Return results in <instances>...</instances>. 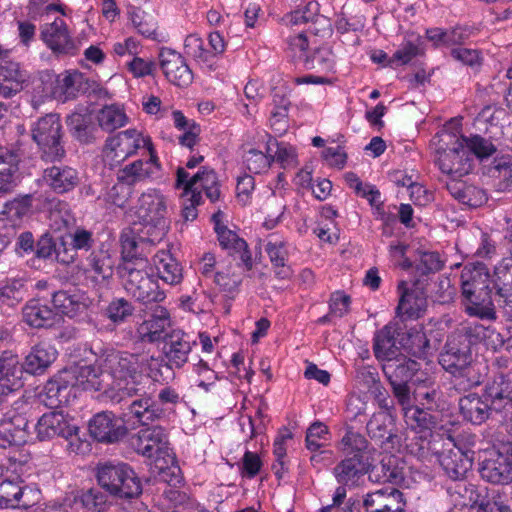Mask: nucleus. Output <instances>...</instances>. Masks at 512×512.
Returning a JSON list of instances; mask_svg holds the SVG:
<instances>
[{
  "instance_id": "052dcab7",
  "label": "nucleus",
  "mask_w": 512,
  "mask_h": 512,
  "mask_svg": "<svg viewBox=\"0 0 512 512\" xmlns=\"http://www.w3.org/2000/svg\"><path fill=\"white\" fill-rule=\"evenodd\" d=\"M272 152V144L267 145V154L256 149L248 150L243 156L247 169L254 174L266 171L271 165Z\"/></svg>"
},
{
  "instance_id": "4468645a",
  "label": "nucleus",
  "mask_w": 512,
  "mask_h": 512,
  "mask_svg": "<svg viewBox=\"0 0 512 512\" xmlns=\"http://www.w3.org/2000/svg\"><path fill=\"white\" fill-rule=\"evenodd\" d=\"M131 444L137 453L156 460L168 454V438L160 426L141 429L132 437Z\"/></svg>"
},
{
  "instance_id": "5fc2aeb1",
  "label": "nucleus",
  "mask_w": 512,
  "mask_h": 512,
  "mask_svg": "<svg viewBox=\"0 0 512 512\" xmlns=\"http://www.w3.org/2000/svg\"><path fill=\"white\" fill-rule=\"evenodd\" d=\"M97 119L100 128L106 132H113L124 126L127 121L125 113L114 105L103 107L99 111Z\"/></svg>"
},
{
  "instance_id": "a18cd8bd",
  "label": "nucleus",
  "mask_w": 512,
  "mask_h": 512,
  "mask_svg": "<svg viewBox=\"0 0 512 512\" xmlns=\"http://www.w3.org/2000/svg\"><path fill=\"white\" fill-rule=\"evenodd\" d=\"M67 125L72 136L82 143H91L97 137L98 128L90 115L73 113L68 117Z\"/></svg>"
},
{
  "instance_id": "f704fd0d",
  "label": "nucleus",
  "mask_w": 512,
  "mask_h": 512,
  "mask_svg": "<svg viewBox=\"0 0 512 512\" xmlns=\"http://www.w3.org/2000/svg\"><path fill=\"white\" fill-rule=\"evenodd\" d=\"M448 453L439 462L445 473L452 480L463 479L472 467V460L453 442H447Z\"/></svg>"
},
{
  "instance_id": "774afa93",
  "label": "nucleus",
  "mask_w": 512,
  "mask_h": 512,
  "mask_svg": "<svg viewBox=\"0 0 512 512\" xmlns=\"http://www.w3.org/2000/svg\"><path fill=\"white\" fill-rule=\"evenodd\" d=\"M32 207V196L27 194L14 198L4 204L2 213L10 219H20L26 215Z\"/></svg>"
},
{
  "instance_id": "6e6552de",
  "label": "nucleus",
  "mask_w": 512,
  "mask_h": 512,
  "mask_svg": "<svg viewBox=\"0 0 512 512\" xmlns=\"http://www.w3.org/2000/svg\"><path fill=\"white\" fill-rule=\"evenodd\" d=\"M19 358L11 351L0 353V410L20 396L23 387Z\"/></svg>"
},
{
  "instance_id": "69168bd1",
  "label": "nucleus",
  "mask_w": 512,
  "mask_h": 512,
  "mask_svg": "<svg viewBox=\"0 0 512 512\" xmlns=\"http://www.w3.org/2000/svg\"><path fill=\"white\" fill-rule=\"evenodd\" d=\"M446 189L448 192L457 199L459 202L469 205V206H477V202L473 201L472 195L477 193H481L473 186H467L464 182L457 180L456 178H452L446 182Z\"/></svg>"
},
{
  "instance_id": "4c0bfd02",
  "label": "nucleus",
  "mask_w": 512,
  "mask_h": 512,
  "mask_svg": "<svg viewBox=\"0 0 512 512\" xmlns=\"http://www.w3.org/2000/svg\"><path fill=\"white\" fill-rule=\"evenodd\" d=\"M19 155L0 148V195L11 193L17 186Z\"/></svg>"
},
{
  "instance_id": "ea45409f",
  "label": "nucleus",
  "mask_w": 512,
  "mask_h": 512,
  "mask_svg": "<svg viewBox=\"0 0 512 512\" xmlns=\"http://www.w3.org/2000/svg\"><path fill=\"white\" fill-rule=\"evenodd\" d=\"M27 425L28 421L22 415L7 416L0 425V447L6 448L24 443Z\"/></svg>"
},
{
  "instance_id": "09e8293b",
  "label": "nucleus",
  "mask_w": 512,
  "mask_h": 512,
  "mask_svg": "<svg viewBox=\"0 0 512 512\" xmlns=\"http://www.w3.org/2000/svg\"><path fill=\"white\" fill-rule=\"evenodd\" d=\"M159 277L168 284H178L182 279V269L170 252L161 251L156 255Z\"/></svg>"
},
{
  "instance_id": "bb28decb",
  "label": "nucleus",
  "mask_w": 512,
  "mask_h": 512,
  "mask_svg": "<svg viewBox=\"0 0 512 512\" xmlns=\"http://www.w3.org/2000/svg\"><path fill=\"white\" fill-rule=\"evenodd\" d=\"M402 325L393 323L386 325L379 330L374 337L373 351L375 357L382 360L383 363L389 359H394L402 355L398 353L399 339L401 335Z\"/></svg>"
},
{
  "instance_id": "7ed1b4c3",
  "label": "nucleus",
  "mask_w": 512,
  "mask_h": 512,
  "mask_svg": "<svg viewBox=\"0 0 512 512\" xmlns=\"http://www.w3.org/2000/svg\"><path fill=\"white\" fill-rule=\"evenodd\" d=\"M117 274L126 293L142 305L162 302L165 293L160 289L149 261L136 264H119Z\"/></svg>"
},
{
  "instance_id": "bf43d9fd",
  "label": "nucleus",
  "mask_w": 512,
  "mask_h": 512,
  "mask_svg": "<svg viewBox=\"0 0 512 512\" xmlns=\"http://www.w3.org/2000/svg\"><path fill=\"white\" fill-rule=\"evenodd\" d=\"M441 397L439 385L434 381L427 380L424 385L414 391V401H418L426 410H433L438 407L437 402Z\"/></svg>"
},
{
  "instance_id": "e433bc0d",
  "label": "nucleus",
  "mask_w": 512,
  "mask_h": 512,
  "mask_svg": "<svg viewBox=\"0 0 512 512\" xmlns=\"http://www.w3.org/2000/svg\"><path fill=\"white\" fill-rule=\"evenodd\" d=\"M23 321L33 328L52 327L58 321V314L49 306L37 300H30L22 309Z\"/></svg>"
},
{
  "instance_id": "37998d69",
  "label": "nucleus",
  "mask_w": 512,
  "mask_h": 512,
  "mask_svg": "<svg viewBox=\"0 0 512 512\" xmlns=\"http://www.w3.org/2000/svg\"><path fill=\"white\" fill-rule=\"evenodd\" d=\"M399 345L417 357L425 355L430 348V342L426 334L418 326L409 329L402 326Z\"/></svg>"
},
{
  "instance_id": "7c9ffc66",
  "label": "nucleus",
  "mask_w": 512,
  "mask_h": 512,
  "mask_svg": "<svg viewBox=\"0 0 512 512\" xmlns=\"http://www.w3.org/2000/svg\"><path fill=\"white\" fill-rule=\"evenodd\" d=\"M65 373L71 376V386L80 387L83 390L99 391L105 388L104 369L93 365L74 366L64 369Z\"/></svg>"
},
{
  "instance_id": "412c9836",
  "label": "nucleus",
  "mask_w": 512,
  "mask_h": 512,
  "mask_svg": "<svg viewBox=\"0 0 512 512\" xmlns=\"http://www.w3.org/2000/svg\"><path fill=\"white\" fill-rule=\"evenodd\" d=\"M486 400L499 412L512 409V372H499L488 380L483 389Z\"/></svg>"
},
{
  "instance_id": "680f3d73",
  "label": "nucleus",
  "mask_w": 512,
  "mask_h": 512,
  "mask_svg": "<svg viewBox=\"0 0 512 512\" xmlns=\"http://www.w3.org/2000/svg\"><path fill=\"white\" fill-rule=\"evenodd\" d=\"M333 55L328 48L318 47L304 58V66L309 70H331L333 67Z\"/></svg>"
},
{
  "instance_id": "9d476101",
  "label": "nucleus",
  "mask_w": 512,
  "mask_h": 512,
  "mask_svg": "<svg viewBox=\"0 0 512 512\" xmlns=\"http://www.w3.org/2000/svg\"><path fill=\"white\" fill-rule=\"evenodd\" d=\"M146 144V139L135 129H128L109 137L103 149V160L111 168L125 161Z\"/></svg>"
},
{
  "instance_id": "ddd939ff",
  "label": "nucleus",
  "mask_w": 512,
  "mask_h": 512,
  "mask_svg": "<svg viewBox=\"0 0 512 512\" xmlns=\"http://www.w3.org/2000/svg\"><path fill=\"white\" fill-rule=\"evenodd\" d=\"M22 483L11 480L0 482V509H28L40 501V491Z\"/></svg>"
},
{
  "instance_id": "2f4dec72",
  "label": "nucleus",
  "mask_w": 512,
  "mask_h": 512,
  "mask_svg": "<svg viewBox=\"0 0 512 512\" xmlns=\"http://www.w3.org/2000/svg\"><path fill=\"white\" fill-rule=\"evenodd\" d=\"M219 229L216 233L220 246L228 251L233 260H239L247 271L251 270L253 260L246 241L227 227Z\"/></svg>"
},
{
  "instance_id": "cd10ccee",
  "label": "nucleus",
  "mask_w": 512,
  "mask_h": 512,
  "mask_svg": "<svg viewBox=\"0 0 512 512\" xmlns=\"http://www.w3.org/2000/svg\"><path fill=\"white\" fill-rule=\"evenodd\" d=\"M43 181L55 193L73 190L79 183L78 172L66 165H52L43 171Z\"/></svg>"
},
{
  "instance_id": "de8ad7c7",
  "label": "nucleus",
  "mask_w": 512,
  "mask_h": 512,
  "mask_svg": "<svg viewBox=\"0 0 512 512\" xmlns=\"http://www.w3.org/2000/svg\"><path fill=\"white\" fill-rule=\"evenodd\" d=\"M54 307L62 314L73 318L85 309L82 296L65 290L57 291L52 296Z\"/></svg>"
},
{
  "instance_id": "a211bd4d",
  "label": "nucleus",
  "mask_w": 512,
  "mask_h": 512,
  "mask_svg": "<svg viewBox=\"0 0 512 512\" xmlns=\"http://www.w3.org/2000/svg\"><path fill=\"white\" fill-rule=\"evenodd\" d=\"M89 433L98 442L115 443L127 434V428L112 412L103 411L89 421Z\"/></svg>"
},
{
  "instance_id": "0e129e2a",
  "label": "nucleus",
  "mask_w": 512,
  "mask_h": 512,
  "mask_svg": "<svg viewBox=\"0 0 512 512\" xmlns=\"http://www.w3.org/2000/svg\"><path fill=\"white\" fill-rule=\"evenodd\" d=\"M268 144L275 146L276 150L270 153L271 163L276 161L283 168L294 167L297 165V155L295 149L283 142H278L276 139H270Z\"/></svg>"
},
{
  "instance_id": "49530a36",
  "label": "nucleus",
  "mask_w": 512,
  "mask_h": 512,
  "mask_svg": "<svg viewBox=\"0 0 512 512\" xmlns=\"http://www.w3.org/2000/svg\"><path fill=\"white\" fill-rule=\"evenodd\" d=\"M241 265L243 264L239 261L235 267L230 264L224 270L213 274L214 283L231 299L235 298L239 293L240 285L243 281L242 274L237 273L235 270V268H239Z\"/></svg>"
},
{
  "instance_id": "338daca9",
  "label": "nucleus",
  "mask_w": 512,
  "mask_h": 512,
  "mask_svg": "<svg viewBox=\"0 0 512 512\" xmlns=\"http://www.w3.org/2000/svg\"><path fill=\"white\" fill-rule=\"evenodd\" d=\"M465 146L469 149V155H475L477 158L483 159L490 157L496 152L495 145L480 135L466 137Z\"/></svg>"
},
{
  "instance_id": "79ce46f5",
  "label": "nucleus",
  "mask_w": 512,
  "mask_h": 512,
  "mask_svg": "<svg viewBox=\"0 0 512 512\" xmlns=\"http://www.w3.org/2000/svg\"><path fill=\"white\" fill-rule=\"evenodd\" d=\"M28 295L27 279L24 277L6 278L0 284V302L9 307L21 303Z\"/></svg>"
},
{
  "instance_id": "b1692460",
  "label": "nucleus",
  "mask_w": 512,
  "mask_h": 512,
  "mask_svg": "<svg viewBox=\"0 0 512 512\" xmlns=\"http://www.w3.org/2000/svg\"><path fill=\"white\" fill-rule=\"evenodd\" d=\"M54 86L46 94L65 102L76 98L80 93H85L88 88V81L78 71H65L56 76Z\"/></svg>"
},
{
  "instance_id": "c03bdc74",
  "label": "nucleus",
  "mask_w": 512,
  "mask_h": 512,
  "mask_svg": "<svg viewBox=\"0 0 512 512\" xmlns=\"http://www.w3.org/2000/svg\"><path fill=\"white\" fill-rule=\"evenodd\" d=\"M200 183L202 190L205 192L206 197L212 202L220 200V182L218 180L216 172L208 167L197 172L189 183L186 184V191L191 190L194 186Z\"/></svg>"
},
{
  "instance_id": "6e6d98bb",
  "label": "nucleus",
  "mask_w": 512,
  "mask_h": 512,
  "mask_svg": "<svg viewBox=\"0 0 512 512\" xmlns=\"http://www.w3.org/2000/svg\"><path fill=\"white\" fill-rule=\"evenodd\" d=\"M74 500H79L82 507L90 512H107L109 508L108 496L97 488H90L75 496Z\"/></svg>"
},
{
  "instance_id": "c85d7f7f",
  "label": "nucleus",
  "mask_w": 512,
  "mask_h": 512,
  "mask_svg": "<svg viewBox=\"0 0 512 512\" xmlns=\"http://www.w3.org/2000/svg\"><path fill=\"white\" fill-rule=\"evenodd\" d=\"M71 431L72 425L62 411L45 413L36 424L37 438L40 441L71 435Z\"/></svg>"
},
{
  "instance_id": "c756f323",
  "label": "nucleus",
  "mask_w": 512,
  "mask_h": 512,
  "mask_svg": "<svg viewBox=\"0 0 512 512\" xmlns=\"http://www.w3.org/2000/svg\"><path fill=\"white\" fill-rule=\"evenodd\" d=\"M370 468V459L344 457L333 468V475L339 484L357 486L359 479L369 474Z\"/></svg>"
},
{
  "instance_id": "4d7b16f0",
  "label": "nucleus",
  "mask_w": 512,
  "mask_h": 512,
  "mask_svg": "<svg viewBox=\"0 0 512 512\" xmlns=\"http://www.w3.org/2000/svg\"><path fill=\"white\" fill-rule=\"evenodd\" d=\"M443 267V261L437 252L417 251L415 259V273L418 277L427 276L431 273L440 271Z\"/></svg>"
},
{
  "instance_id": "aec40b11",
  "label": "nucleus",
  "mask_w": 512,
  "mask_h": 512,
  "mask_svg": "<svg viewBox=\"0 0 512 512\" xmlns=\"http://www.w3.org/2000/svg\"><path fill=\"white\" fill-rule=\"evenodd\" d=\"M488 374L489 365L485 359H472L451 374L452 384L459 392H467L483 384Z\"/></svg>"
},
{
  "instance_id": "473e14b6",
  "label": "nucleus",
  "mask_w": 512,
  "mask_h": 512,
  "mask_svg": "<svg viewBox=\"0 0 512 512\" xmlns=\"http://www.w3.org/2000/svg\"><path fill=\"white\" fill-rule=\"evenodd\" d=\"M70 379L69 373L62 370L46 383L42 401L47 407L57 408L68 402L72 388Z\"/></svg>"
},
{
  "instance_id": "f257e3e1",
  "label": "nucleus",
  "mask_w": 512,
  "mask_h": 512,
  "mask_svg": "<svg viewBox=\"0 0 512 512\" xmlns=\"http://www.w3.org/2000/svg\"><path fill=\"white\" fill-rule=\"evenodd\" d=\"M96 363L104 369L106 377L117 382L116 387L105 390L106 397L114 404H121L133 397H140L128 403V413L143 426L160 419L164 410L136 382L141 377L139 356L133 353L118 351L113 348L103 349L97 356Z\"/></svg>"
},
{
  "instance_id": "c9c22d12",
  "label": "nucleus",
  "mask_w": 512,
  "mask_h": 512,
  "mask_svg": "<svg viewBox=\"0 0 512 512\" xmlns=\"http://www.w3.org/2000/svg\"><path fill=\"white\" fill-rule=\"evenodd\" d=\"M338 449L344 457L370 460L372 458V448L368 440L351 427L346 428L345 434L338 443Z\"/></svg>"
},
{
  "instance_id": "72a5a7b5",
  "label": "nucleus",
  "mask_w": 512,
  "mask_h": 512,
  "mask_svg": "<svg viewBox=\"0 0 512 512\" xmlns=\"http://www.w3.org/2000/svg\"><path fill=\"white\" fill-rule=\"evenodd\" d=\"M383 373L389 384L410 383L419 370V364L400 355L397 358L389 359L382 364Z\"/></svg>"
},
{
  "instance_id": "1a4fd4ad",
  "label": "nucleus",
  "mask_w": 512,
  "mask_h": 512,
  "mask_svg": "<svg viewBox=\"0 0 512 512\" xmlns=\"http://www.w3.org/2000/svg\"><path fill=\"white\" fill-rule=\"evenodd\" d=\"M40 38L56 57H74L80 52V41L71 36L67 24L61 18L45 24Z\"/></svg>"
},
{
  "instance_id": "8fccbe9b",
  "label": "nucleus",
  "mask_w": 512,
  "mask_h": 512,
  "mask_svg": "<svg viewBox=\"0 0 512 512\" xmlns=\"http://www.w3.org/2000/svg\"><path fill=\"white\" fill-rule=\"evenodd\" d=\"M88 263L94 273L102 280L109 281L113 277L115 259L108 250L93 251L88 258Z\"/></svg>"
},
{
  "instance_id": "603ef678",
  "label": "nucleus",
  "mask_w": 512,
  "mask_h": 512,
  "mask_svg": "<svg viewBox=\"0 0 512 512\" xmlns=\"http://www.w3.org/2000/svg\"><path fill=\"white\" fill-rule=\"evenodd\" d=\"M266 252L275 268V274L280 279H286L291 275L290 268L286 265L287 251L282 242L266 245Z\"/></svg>"
},
{
  "instance_id": "3c124183",
  "label": "nucleus",
  "mask_w": 512,
  "mask_h": 512,
  "mask_svg": "<svg viewBox=\"0 0 512 512\" xmlns=\"http://www.w3.org/2000/svg\"><path fill=\"white\" fill-rule=\"evenodd\" d=\"M152 178V170L149 166L145 167L143 160H136L117 172V180L128 184L130 187L136 183Z\"/></svg>"
},
{
  "instance_id": "e2e57ef3",
  "label": "nucleus",
  "mask_w": 512,
  "mask_h": 512,
  "mask_svg": "<svg viewBox=\"0 0 512 512\" xmlns=\"http://www.w3.org/2000/svg\"><path fill=\"white\" fill-rule=\"evenodd\" d=\"M404 417L413 427L420 428L422 432H431V428L435 425V419L428 410L414 404L404 411Z\"/></svg>"
},
{
  "instance_id": "393cba45",
  "label": "nucleus",
  "mask_w": 512,
  "mask_h": 512,
  "mask_svg": "<svg viewBox=\"0 0 512 512\" xmlns=\"http://www.w3.org/2000/svg\"><path fill=\"white\" fill-rule=\"evenodd\" d=\"M471 360L472 352L469 343H465L462 336L454 333L449 336L439 359L442 367L452 374Z\"/></svg>"
},
{
  "instance_id": "f03ea898",
  "label": "nucleus",
  "mask_w": 512,
  "mask_h": 512,
  "mask_svg": "<svg viewBox=\"0 0 512 512\" xmlns=\"http://www.w3.org/2000/svg\"><path fill=\"white\" fill-rule=\"evenodd\" d=\"M460 278L465 312L480 319L495 320L494 292L488 268L482 263L465 265Z\"/></svg>"
},
{
  "instance_id": "0eeeda50",
  "label": "nucleus",
  "mask_w": 512,
  "mask_h": 512,
  "mask_svg": "<svg viewBox=\"0 0 512 512\" xmlns=\"http://www.w3.org/2000/svg\"><path fill=\"white\" fill-rule=\"evenodd\" d=\"M449 141L446 146L440 145L437 148V163L443 173L454 177H462L472 169L473 158L469 155V149L465 146L466 137L457 138L447 134Z\"/></svg>"
},
{
  "instance_id": "a19ab883",
  "label": "nucleus",
  "mask_w": 512,
  "mask_h": 512,
  "mask_svg": "<svg viewBox=\"0 0 512 512\" xmlns=\"http://www.w3.org/2000/svg\"><path fill=\"white\" fill-rule=\"evenodd\" d=\"M55 360V352L43 345H36L26 356L25 362L20 363L21 379L24 371L29 374L42 373Z\"/></svg>"
},
{
  "instance_id": "9b49d317",
  "label": "nucleus",
  "mask_w": 512,
  "mask_h": 512,
  "mask_svg": "<svg viewBox=\"0 0 512 512\" xmlns=\"http://www.w3.org/2000/svg\"><path fill=\"white\" fill-rule=\"evenodd\" d=\"M162 239L161 236L146 230L140 234L134 228L125 229L120 237L121 242V264H136L140 260L148 261V255L156 242Z\"/></svg>"
},
{
  "instance_id": "4be33fe9",
  "label": "nucleus",
  "mask_w": 512,
  "mask_h": 512,
  "mask_svg": "<svg viewBox=\"0 0 512 512\" xmlns=\"http://www.w3.org/2000/svg\"><path fill=\"white\" fill-rule=\"evenodd\" d=\"M459 410L463 419L475 425H481L491 419L494 414L500 413L486 400L484 391L481 395L470 393L459 399Z\"/></svg>"
},
{
  "instance_id": "dca6fc26",
  "label": "nucleus",
  "mask_w": 512,
  "mask_h": 512,
  "mask_svg": "<svg viewBox=\"0 0 512 512\" xmlns=\"http://www.w3.org/2000/svg\"><path fill=\"white\" fill-rule=\"evenodd\" d=\"M481 477L492 484H508L512 481V443L506 453L491 452L479 469Z\"/></svg>"
},
{
  "instance_id": "39448f33",
  "label": "nucleus",
  "mask_w": 512,
  "mask_h": 512,
  "mask_svg": "<svg viewBox=\"0 0 512 512\" xmlns=\"http://www.w3.org/2000/svg\"><path fill=\"white\" fill-rule=\"evenodd\" d=\"M32 139L37 143L45 161H60L65 156L62 142V124L56 113L40 117L31 128Z\"/></svg>"
},
{
  "instance_id": "864d4df0",
  "label": "nucleus",
  "mask_w": 512,
  "mask_h": 512,
  "mask_svg": "<svg viewBox=\"0 0 512 512\" xmlns=\"http://www.w3.org/2000/svg\"><path fill=\"white\" fill-rule=\"evenodd\" d=\"M134 306L131 301L120 297L113 299L105 308L104 315L114 324L124 323L134 313Z\"/></svg>"
},
{
  "instance_id": "58836bf2",
  "label": "nucleus",
  "mask_w": 512,
  "mask_h": 512,
  "mask_svg": "<svg viewBox=\"0 0 512 512\" xmlns=\"http://www.w3.org/2000/svg\"><path fill=\"white\" fill-rule=\"evenodd\" d=\"M405 475L399 459L393 455L384 457L378 465L373 466L369 471V479L373 482H389L401 484Z\"/></svg>"
},
{
  "instance_id": "f3484780",
  "label": "nucleus",
  "mask_w": 512,
  "mask_h": 512,
  "mask_svg": "<svg viewBox=\"0 0 512 512\" xmlns=\"http://www.w3.org/2000/svg\"><path fill=\"white\" fill-rule=\"evenodd\" d=\"M398 291L401 297L397 306V313L408 318L420 317L427 306V295L423 281L417 278L411 288L407 287L405 281H401L398 284Z\"/></svg>"
},
{
  "instance_id": "13d9d810",
  "label": "nucleus",
  "mask_w": 512,
  "mask_h": 512,
  "mask_svg": "<svg viewBox=\"0 0 512 512\" xmlns=\"http://www.w3.org/2000/svg\"><path fill=\"white\" fill-rule=\"evenodd\" d=\"M184 51L188 56L212 68L213 54L211 50L204 48V42L198 35L190 34L185 38Z\"/></svg>"
},
{
  "instance_id": "5701e85b",
  "label": "nucleus",
  "mask_w": 512,
  "mask_h": 512,
  "mask_svg": "<svg viewBox=\"0 0 512 512\" xmlns=\"http://www.w3.org/2000/svg\"><path fill=\"white\" fill-rule=\"evenodd\" d=\"M28 80V73L18 62L2 57L0 61V96L11 98L19 93Z\"/></svg>"
},
{
  "instance_id": "a878e982",
  "label": "nucleus",
  "mask_w": 512,
  "mask_h": 512,
  "mask_svg": "<svg viewBox=\"0 0 512 512\" xmlns=\"http://www.w3.org/2000/svg\"><path fill=\"white\" fill-rule=\"evenodd\" d=\"M494 300L512 312V260L504 259L494 269L492 277Z\"/></svg>"
},
{
  "instance_id": "6ab92c4d",
  "label": "nucleus",
  "mask_w": 512,
  "mask_h": 512,
  "mask_svg": "<svg viewBox=\"0 0 512 512\" xmlns=\"http://www.w3.org/2000/svg\"><path fill=\"white\" fill-rule=\"evenodd\" d=\"M170 326V315L167 309L157 307L148 319L137 326V337L143 343L164 342L171 333Z\"/></svg>"
},
{
  "instance_id": "423d86ee",
  "label": "nucleus",
  "mask_w": 512,
  "mask_h": 512,
  "mask_svg": "<svg viewBox=\"0 0 512 512\" xmlns=\"http://www.w3.org/2000/svg\"><path fill=\"white\" fill-rule=\"evenodd\" d=\"M194 344L195 342H191L183 331H171L162 347V353L167 362L163 363V360L151 357L149 361L150 376L158 381V376L162 375L161 368L166 371L172 368H182L188 362Z\"/></svg>"
},
{
  "instance_id": "f8f14e48",
  "label": "nucleus",
  "mask_w": 512,
  "mask_h": 512,
  "mask_svg": "<svg viewBox=\"0 0 512 512\" xmlns=\"http://www.w3.org/2000/svg\"><path fill=\"white\" fill-rule=\"evenodd\" d=\"M166 201L156 190L143 193L139 198L138 215L143 220L146 230L163 237L168 228L165 219Z\"/></svg>"
},
{
  "instance_id": "20e7f679",
  "label": "nucleus",
  "mask_w": 512,
  "mask_h": 512,
  "mask_svg": "<svg viewBox=\"0 0 512 512\" xmlns=\"http://www.w3.org/2000/svg\"><path fill=\"white\" fill-rule=\"evenodd\" d=\"M96 479L99 486L115 498L131 500L142 494L140 479L126 463H99Z\"/></svg>"
},
{
  "instance_id": "2eb2a0df",
  "label": "nucleus",
  "mask_w": 512,
  "mask_h": 512,
  "mask_svg": "<svg viewBox=\"0 0 512 512\" xmlns=\"http://www.w3.org/2000/svg\"><path fill=\"white\" fill-rule=\"evenodd\" d=\"M159 65L169 82L178 87H188L194 74L185 58L177 51L162 48L159 53Z\"/></svg>"
}]
</instances>
